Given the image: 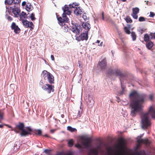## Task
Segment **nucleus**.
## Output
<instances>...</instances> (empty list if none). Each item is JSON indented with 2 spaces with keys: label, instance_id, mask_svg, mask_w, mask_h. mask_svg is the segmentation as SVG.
Listing matches in <instances>:
<instances>
[{
  "label": "nucleus",
  "instance_id": "9b49d317",
  "mask_svg": "<svg viewBox=\"0 0 155 155\" xmlns=\"http://www.w3.org/2000/svg\"><path fill=\"white\" fill-rule=\"evenodd\" d=\"M23 25L26 27L30 28L31 29H33L34 28V25L33 23L31 21H28L27 20H21Z\"/></svg>",
  "mask_w": 155,
  "mask_h": 155
},
{
  "label": "nucleus",
  "instance_id": "f3484780",
  "mask_svg": "<svg viewBox=\"0 0 155 155\" xmlns=\"http://www.w3.org/2000/svg\"><path fill=\"white\" fill-rule=\"evenodd\" d=\"M82 26L83 28L87 30L86 31L88 32L90 28V24L87 22H84L82 24Z\"/></svg>",
  "mask_w": 155,
  "mask_h": 155
},
{
  "label": "nucleus",
  "instance_id": "c756f323",
  "mask_svg": "<svg viewBox=\"0 0 155 155\" xmlns=\"http://www.w3.org/2000/svg\"><path fill=\"white\" fill-rule=\"evenodd\" d=\"M68 145L70 147L72 146L73 145V139H71L68 141Z\"/></svg>",
  "mask_w": 155,
  "mask_h": 155
},
{
  "label": "nucleus",
  "instance_id": "69168bd1",
  "mask_svg": "<svg viewBox=\"0 0 155 155\" xmlns=\"http://www.w3.org/2000/svg\"><path fill=\"white\" fill-rule=\"evenodd\" d=\"M78 64H79V66H80V64L79 63H78Z\"/></svg>",
  "mask_w": 155,
  "mask_h": 155
},
{
  "label": "nucleus",
  "instance_id": "79ce46f5",
  "mask_svg": "<svg viewBox=\"0 0 155 155\" xmlns=\"http://www.w3.org/2000/svg\"><path fill=\"white\" fill-rule=\"evenodd\" d=\"M122 89V92H121V93H120V94H123V93L124 92V87H123L122 86H121Z\"/></svg>",
  "mask_w": 155,
  "mask_h": 155
},
{
  "label": "nucleus",
  "instance_id": "e433bc0d",
  "mask_svg": "<svg viewBox=\"0 0 155 155\" xmlns=\"http://www.w3.org/2000/svg\"><path fill=\"white\" fill-rule=\"evenodd\" d=\"M150 39L155 38V33H150Z\"/></svg>",
  "mask_w": 155,
  "mask_h": 155
},
{
  "label": "nucleus",
  "instance_id": "13d9d810",
  "mask_svg": "<svg viewBox=\"0 0 155 155\" xmlns=\"http://www.w3.org/2000/svg\"><path fill=\"white\" fill-rule=\"evenodd\" d=\"M40 84L41 85H42L43 84V83L41 81L40 82Z\"/></svg>",
  "mask_w": 155,
  "mask_h": 155
},
{
  "label": "nucleus",
  "instance_id": "ea45409f",
  "mask_svg": "<svg viewBox=\"0 0 155 155\" xmlns=\"http://www.w3.org/2000/svg\"><path fill=\"white\" fill-rule=\"evenodd\" d=\"M75 147L78 148L79 149H81L82 147L81 145L79 144H75Z\"/></svg>",
  "mask_w": 155,
  "mask_h": 155
},
{
  "label": "nucleus",
  "instance_id": "6e6552de",
  "mask_svg": "<svg viewBox=\"0 0 155 155\" xmlns=\"http://www.w3.org/2000/svg\"><path fill=\"white\" fill-rule=\"evenodd\" d=\"M85 32V33H83L81 34L78 37H76V40L78 41L81 40H87L88 39V32H87V31Z\"/></svg>",
  "mask_w": 155,
  "mask_h": 155
},
{
  "label": "nucleus",
  "instance_id": "5fc2aeb1",
  "mask_svg": "<svg viewBox=\"0 0 155 155\" xmlns=\"http://www.w3.org/2000/svg\"><path fill=\"white\" fill-rule=\"evenodd\" d=\"M103 42H101L100 44L99 45H98L99 46H102L103 45Z\"/></svg>",
  "mask_w": 155,
  "mask_h": 155
},
{
  "label": "nucleus",
  "instance_id": "f03ea898",
  "mask_svg": "<svg viewBox=\"0 0 155 155\" xmlns=\"http://www.w3.org/2000/svg\"><path fill=\"white\" fill-rule=\"evenodd\" d=\"M78 5V3L73 2L70 4L69 5H65L62 8L64 12L62 15V18L60 17L58 18L60 25H63V24L64 22H68L69 19L67 17L66 14L68 15H71L72 12V8H77L76 6Z\"/></svg>",
  "mask_w": 155,
  "mask_h": 155
},
{
  "label": "nucleus",
  "instance_id": "4be33fe9",
  "mask_svg": "<svg viewBox=\"0 0 155 155\" xmlns=\"http://www.w3.org/2000/svg\"><path fill=\"white\" fill-rule=\"evenodd\" d=\"M153 45V44L152 41H149L147 42L146 45L148 49L151 48Z\"/></svg>",
  "mask_w": 155,
  "mask_h": 155
},
{
  "label": "nucleus",
  "instance_id": "412c9836",
  "mask_svg": "<svg viewBox=\"0 0 155 155\" xmlns=\"http://www.w3.org/2000/svg\"><path fill=\"white\" fill-rule=\"evenodd\" d=\"M27 17V15L26 14L23 12H22L20 15V18L21 20H24V18H25Z\"/></svg>",
  "mask_w": 155,
  "mask_h": 155
},
{
  "label": "nucleus",
  "instance_id": "c85d7f7f",
  "mask_svg": "<svg viewBox=\"0 0 155 155\" xmlns=\"http://www.w3.org/2000/svg\"><path fill=\"white\" fill-rule=\"evenodd\" d=\"M139 143H144L146 144H148L149 143V141L147 140L141 139L140 140H138Z\"/></svg>",
  "mask_w": 155,
  "mask_h": 155
},
{
  "label": "nucleus",
  "instance_id": "a19ab883",
  "mask_svg": "<svg viewBox=\"0 0 155 155\" xmlns=\"http://www.w3.org/2000/svg\"><path fill=\"white\" fill-rule=\"evenodd\" d=\"M125 140L123 139L121 140V145H124L125 144Z\"/></svg>",
  "mask_w": 155,
  "mask_h": 155
},
{
  "label": "nucleus",
  "instance_id": "473e14b6",
  "mask_svg": "<svg viewBox=\"0 0 155 155\" xmlns=\"http://www.w3.org/2000/svg\"><path fill=\"white\" fill-rule=\"evenodd\" d=\"M99 149V148L98 147L97 149H95L93 150H92V152L93 153H94V154H96L98 153V151Z\"/></svg>",
  "mask_w": 155,
  "mask_h": 155
},
{
  "label": "nucleus",
  "instance_id": "0eeeda50",
  "mask_svg": "<svg viewBox=\"0 0 155 155\" xmlns=\"http://www.w3.org/2000/svg\"><path fill=\"white\" fill-rule=\"evenodd\" d=\"M8 12L12 15H13V14L15 17H18L20 12V10L19 8L15 7V6L11 7L9 8Z\"/></svg>",
  "mask_w": 155,
  "mask_h": 155
},
{
  "label": "nucleus",
  "instance_id": "49530a36",
  "mask_svg": "<svg viewBox=\"0 0 155 155\" xmlns=\"http://www.w3.org/2000/svg\"><path fill=\"white\" fill-rule=\"evenodd\" d=\"M154 14L152 12L150 13V16L151 17H153L154 16Z\"/></svg>",
  "mask_w": 155,
  "mask_h": 155
},
{
  "label": "nucleus",
  "instance_id": "a878e982",
  "mask_svg": "<svg viewBox=\"0 0 155 155\" xmlns=\"http://www.w3.org/2000/svg\"><path fill=\"white\" fill-rule=\"evenodd\" d=\"M67 130L71 132H74L76 130V129L72 128L70 126H68L67 127Z\"/></svg>",
  "mask_w": 155,
  "mask_h": 155
},
{
  "label": "nucleus",
  "instance_id": "680f3d73",
  "mask_svg": "<svg viewBox=\"0 0 155 155\" xmlns=\"http://www.w3.org/2000/svg\"><path fill=\"white\" fill-rule=\"evenodd\" d=\"M121 0L123 2H125L126 0Z\"/></svg>",
  "mask_w": 155,
  "mask_h": 155
},
{
  "label": "nucleus",
  "instance_id": "58836bf2",
  "mask_svg": "<svg viewBox=\"0 0 155 155\" xmlns=\"http://www.w3.org/2000/svg\"><path fill=\"white\" fill-rule=\"evenodd\" d=\"M36 131L37 132V134L38 135H41L42 131L41 130H36Z\"/></svg>",
  "mask_w": 155,
  "mask_h": 155
},
{
  "label": "nucleus",
  "instance_id": "a18cd8bd",
  "mask_svg": "<svg viewBox=\"0 0 155 155\" xmlns=\"http://www.w3.org/2000/svg\"><path fill=\"white\" fill-rule=\"evenodd\" d=\"M51 58L52 60H53V61L54 60V56L53 55H51Z\"/></svg>",
  "mask_w": 155,
  "mask_h": 155
},
{
  "label": "nucleus",
  "instance_id": "2f4dec72",
  "mask_svg": "<svg viewBox=\"0 0 155 155\" xmlns=\"http://www.w3.org/2000/svg\"><path fill=\"white\" fill-rule=\"evenodd\" d=\"M4 115V112L0 110V122H1V120H2L3 118Z\"/></svg>",
  "mask_w": 155,
  "mask_h": 155
},
{
  "label": "nucleus",
  "instance_id": "37998d69",
  "mask_svg": "<svg viewBox=\"0 0 155 155\" xmlns=\"http://www.w3.org/2000/svg\"><path fill=\"white\" fill-rule=\"evenodd\" d=\"M26 2L25 1H24L23 2H22V4H21L22 5V6H24L26 5Z\"/></svg>",
  "mask_w": 155,
  "mask_h": 155
},
{
  "label": "nucleus",
  "instance_id": "338daca9",
  "mask_svg": "<svg viewBox=\"0 0 155 155\" xmlns=\"http://www.w3.org/2000/svg\"><path fill=\"white\" fill-rule=\"evenodd\" d=\"M13 130V129H11V130Z\"/></svg>",
  "mask_w": 155,
  "mask_h": 155
},
{
  "label": "nucleus",
  "instance_id": "7ed1b4c3",
  "mask_svg": "<svg viewBox=\"0 0 155 155\" xmlns=\"http://www.w3.org/2000/svg\"><path fill=\"white\" fill-rule=\"evenodd\" d=\"M155 119V108L152 106L150 107L148 112L142 113L141 115L142 127L143 129L147 128L150 126L151 122L149 118V115Z\"/></svg>",
  "mask_w": 155,
  "mask_h": 155
},
{
  "label": "nucleus",
  "instance_id": "1a4fd4ad",
  "mask_svg": "<svg viewBox=\"0 0 155 155\" xmlns=\"http://www.w3.org/2000/svg\"><path fill=\"white\" fill-rule=\"evenodd\" d=\"M81 142L82 144L86 147H88L90 146V143L88 138L83 136L81 137Z\"/></svg>",
  "mask_w": 155,
  "mask_h": 155
},
{
  "label": "nucleus",
  "instance_id": "7c9ffc66",
  "mask_svg": "<svg viewBox=\"0 0 155 155\" xmlns=\"http://www.w3.org/2000/svg\"><path fill=\"white\" fill-rule=\"evenodd\" d=\"M5 4L11 5L13 3V0H5Z\"/></svg>",
  "mask_w": 155,
  "mask_h": 155
},
{
  "label": "nucleus",
  "instance_id": "4468645a",
  "mask_svg": "<svg viewBox=\"0 0 155 155\" xmlns=\"http://www.w3.org/2000/svg\"><path fill=\"white\" fill-rule=\"evenodd\" d=\"M80 26L78 24L73 25L72 27L71 30L74 33L76 34H78L80 33Z\"/></svg>",
  "mask_w": 155,
  "mask_h": 155
},
{
  "label": "nucleus",
  "instance_id": "4d7b16f0",
  "mask_svg": "<svg viewBox=\"0 0 155 155\" xmlns=\"http://www.w3.org/2000/svg\"><path fill=\"white\" fill-rule=\"evenodd\" d=\"M8 19H9V20H12V18L11 17H8Z\"/></svg>",
  "mask_w": 155,
  "mask_h": 155
},
{
  "label": "nucleus",
  "instance_id": "cd10ccee",
  "mask_svg": "<svg viewBox=\"0 0 155 155\" xmlns=\"http://www.w3.org/2000/svg\"><path fill=\"white\" fill-rule=\"evenodd\" d=\"M145 30V29L144 28L141 27H139L137 28V31L141 34L144 32Z\"/></svg>",
  "mask_w": 155,
  "mask_h": 155
},
{
  "label": "nucleus",
  "instance_id": "393cba45",
  "mask_svg": "<svg viewBox=\"0 0 155 155\" xmlns=\"http://www.w3.org/2000/svg\"><path fill=\"white\" fill-rule=\"evenodd\" d=\"M113 71L114 74L116 75H119L120 73V70L118 68L113 69Z\"/></svg>",
  "mask_w": 155,
  "mask_h": 155
},
{
  "label": "nucleus",
  "instance_id": "2eb2a0df",
  "mask_svg": "<svg viewBox=\"0 0 155 155\" xmlns=\"http://www.w3.org/2000/svg\"><path fill=\"white\" fill-rule=\"evenodd\" d=\"M12 29H13L14 32L16 34L19 33L20 31V28L14 22L12 23L11 25Z\"/></svg>",
  "mask_w": 155,
  "mask_h": 155
},
{
  "label": "nucleus",
  "instance_id": "0e129e2a",
  "mask_svg": "<svg viewBox=\"0 0 155 155\" xmlns=\"http://www.w3.org/2000/svg\"><path fill=\"white\" fill-rule=\"evenodd\" d=\"M66 155H71V154H68Z\"/></svg>",
  "mask_w": 155,
  "mask_h": 155
},
{
  "label": "nucleus",
  "instance_id": "f704fd0d",
  "mask_svg": "<svg viewBox=\"0 0 155 155\" xmlns=\"http://www.w3.org/2000/svg\"><path fill=\"white\" fill-rule=\"evenodd\" d=\"M13 1L14 3L18 4L20 3L21 0H13Z\"/></svg>",
  "mask_w": 155,
  "mask_h": 155
},
{
  "label": "nucleus",
  "instance_id": "4c0bfd02",
  "mask_svg": "<svg viewBox=\"0 0 155 155\" xmlns=\"http://www.w3.org/2000/svg\"><path fill=\"white\" fill-rule=\"evenodd\" d=\"M145 20V18L142 17H140L139 18V21H143Z\"/></svg>",
  "mask_w": 155,
  "mask_h": 155
},
{
  "label": "nucleus",
  "instance_id": "bb28decb",
  "mask_svg": "<svg viewBox=\"0 0 155 155\" xmlns=\"http://www.w3.org/2000/svg\"><path fill=\"white\" fill-rule=\"evenodd\" d=\"M124 29L125 30V31L127 34H130V28H128L127 27H124Z\"/></svg>",
  "mask_w": 155,
  "mask_h": 155
},
{
  "label": "nucleus",
  "instance_id": "bf43d9fd",
  "mask_svg": "<svg viewBox=\"0 0 155 155\" xmlns=\"http://www.w3.org/2000/svg\"><path fill=\"white\" fill-rule=\"evenodd\" d=\"M100 41L98 40H97V42H97V43H100Z\"/></svg>",
  "mask_w": 155,
  "mask_h": 155
},
{
  "label": "nucleus",
  "instance_id": "423d86ee",
  "mask_svg": "<svg viewBox=\"0 0 155 155\" xmlns=\"http://www.w3.org/2000/svg\"><path fill=\"white\" fill-rule=\"evenodd\" d=\"M41 75L45 79H47L50 83H53L54 82V77L53 75L46 71H44Z\"/></svg>",
  "mask_w": 155,
  "mask_h": 155
},
{
  "label": "nucleus",
  "instance_id": "e2e57ef3",
  "mask_svg": "<svg viewBox=\"0 0 155 155\" xmlns=\"http://www.w3.org/2000/svg\"><path fill=\"white\" fill-rule=\"evenodd\" d=\"M64 115H61V116L62 117V118H63V117H64Z\"/></svg>",
  "mask_w": 155,
  "mask_h": 155
},
{
  "label": "nucleus",
  "instance_id": "20e7f679",
  "mask_svg": "<svg viewBox=\"0 0 155 155\" xmlns=\"http://www.w3.org/2000/svg\"><path fill=\"white\" fill-rule=\"evenodd\" d=\"M107 155H142L141 153L137 152L132 153L122 148H120L117 151L113 153L112 149L110 147L107 149Z\"/></svg>",
  "mask_w": 155,
  "mask_h": 155
},
{
  "label": "nucleus",
  "instance_id": "c9c22d12",
  "mask_svg": "<svg viewBox=\"0 0 155 155\" xmlns=\"http://www.w3.org/2000/svg\"><path fill=\"white\" fill-rule=\"evenodd\" d=\"M126 21L127 23H132V20L130 18H127L126 19Z\"/></svg>",
  "mask_w": 155,
  "mask_h": 155
},
{
  "label": "nucleus",
  "instance_id": "9d476101",
  "mask_svg": "<svg viewBox=\"0 0 155 155\" xmlns=\"http://www.w3.org/2000/svg\"><path fill=\"white\" fill-rule=\"evenodd\" d=\"M54 87L52 85L46 84L42 87V88L44 90L46 91L48 93H50L51 91L53 92Z\"/></svg>",
  "mask_w": 155,
  "mask_h": 155
},
{
  "label": "nucleus",
  "instance_id": "f257e3e1",
  "mask_svg": "<svg viewBox=\"0 0 155 155\" xmlns=\"http://www.w3.org/2000/svg\"><path fill=\"white\" fill-rule=\"evenodd\" d=\"M129 97L133 99V101L130 104L131 108L130 115L133 117L141 112L143 108V104L144 99L141 97L139 94L136 91H133L129 94Z\"/></svg>",
  "mask_w": 155,
  "mask_h": 155
},
{
  "label": "nucleus",
  "instance_id": "ddd939ff",
  "mask_svg": "<svg viewBox=\"0 0 155 155\" xmlns=\"http://www.w3.org/2000/svg\"><path fill=\"white\" fill-rule=\"evenodd\" d=\"M107 65V62L105 59H103L100 61L98 65V67L100 69H104L105 68Z\"/></svg>",
  "mask_w": 155,
  "mask_h": 155
},
{
  "label": "nucleus",
  "instance_id": "052dcab7",
  "mask_svg": "<svg viewBox=\"0 0 155 155\" xmlns=\"http://www.w3.org/2000/svg\"><path fill=\"white\" fill-rule=\"evenodd\" d=\"M3 127V125H2V124H0V128H2V127Z\"/></svg>",
  "mask_w": 155,
  "mask_h": 155
},
{
  "label": "nucleus",
  "instance_id": "de8ad7c7",
  "mask_svg": "<svg viewBox=\"0 0 155 155\" xmlns=\"http://www.w3.org/2000/svg\"><path fill=\"white\" fill-rule=\"evenodd\" d=\"M153 98V96L152 95H150L149 96V98L150 100H152Z\"/></svg>",
  "mask_w": 155,
  "mask_h": 155
},
{
  "label": "nucleus",
  "instance_id": "3c124183",
  "mask_svg": "<svg viewBox=\"0 0 155 155\" xmlns=\"http://www.w3.org/2000/svg\"><path fill=\"white\" fill-rule=\"evenodd\" d=\"M5 125L7 126H8L9 128H12V127L11 126H10V125H9L8 124H5Z\"/></svg>",
  "mask_w": 155,
  "mask_h": 155
},
{
  "label": "nucleus",
  "instance_id": "f8f14e48",
  "mask_svg": "<svg viewBox=\"0 0 155 155\" xmlns=\"http://www.w3.org/2000/svg\"><path fill=\"white\" fill-rule=\"evenodd\" d=\"M132 13L131 15L135 19H137L138 18L137 14L139 12V9L138 7L133 8L132 9Z\"/></svg>",
  "mask_w": 155,
  "mask_h": 155
},
{
  "label": "nucleus",
  "instance_id": "b1692460",
  "mask_svg": "<svg viewBox=\"0 0 155 155\" xmlns=\"http://www.w3.org/2000/svg\"><path fill=\"white\" fill-rule=\"evenodd\" d=\"M131 36L132 38V41H136L137 38V35L135 32L132 31L131 33Z\"/></svg>",
  "mask_w": 155,
  "mask_h": 155
},
{
  "label": "nucleus",
  "instance_id": "6ab92c4d",
  "mask_svg": "<svg viewBox=\"0 0 155 155\" xmlns=\"http://www.w3.org/2000/svg\"><path fill=\"white\" fill-rule=\"evenodd\" d=\"M25 9L27 11L29 12L33 10V7L30 3H28L26 5Z\"/></svg>",
  "mask_w": 155,
  "mask_h": 155
},
{
  "label": "nucleus",
  "instance_id": "864d4df0",
  "mask_svg": "<svg viewBox=\"0 0 155 155\" xmlns=\"http://www.w3.org/2000/svg\"><path fill=\"white\" fill-rule=\"evenodd\" d=\"M14 131L16 133H18L19 132L16 130V129L15 128L14 129Z\"/></svg>",
  "mask_w": 155,
  "mask_h": 155
},
{
  "label": "nucleus",
  "instance_id": "72a5a7b5",
  "mask_svg": "<svg viewBox=\"0 0 155 155\" xmlns=\"http://www.w3.org/2000/svg\"><path fill=\"white\" fill-rule=\"evenodd\" d=\"M30 18H31V20H35V15L34 13H32L31 14L30 16Z\"/></svg>",
  "mask_w": 155,
  "mask_h": 155
},
{
  "label": "nucleus",
  "instance_id": "6e6d98bb",
  "mask_svg": "<svg viewBox=\"0 0 155 155\" xmlns=\"http://www.w3.org/2000/svg\"><path fill=\"white\" fill-rule=\"evenodd\" d=\"M127 27L128 28H130V25H128L127 26Z\"/></svg>",
  "mask_w": 155,
  "mask_h": 155
},
{
  "label": "nucleus",
  "instance_id": "5701e85b",
  "mask_svg": "<svg viewBox=\"0 0 155 155\" xmlns=\"http://www.w3.org/2000/svg\"><path fill=\"white\" fill-rule=\"evenodd\" d=\"M144 41L146 42H149L150 39V36L147 34H145L144 37Z\"/></svg>",
  "mask_w": 155,
  "mask_h": 155
},
{
  "label": "nucleus",
  "instance_id": "a211bd4d",
  "mask_svg": "<svg viewBox=\"0 0 155 155\" xmlns=\"http://www.w3.org/2000/svg\"><path fill=\"white\" fill-rule=\"evenodd\" d=\"M74 13L75 14L77 15H79L82 14V11L80 7L76 8L74 11Z\"/></svg>",
  "mask_w": 155,
  "mask_h": 155
},
{
  "label": "nucleus",
  "instance_id": "dca6fc26",
  "mask_svg": "<svg viewBox=\"0 0 155 155\" xmlns=\"http://www.w3.org/2000/svg\"><path fill=\"white\" fill-rule=\"evenodd\" d=\"M88 100V106L89 107L91 108L93 106L94 104V101L93 97L92 96H89Z\"/></svg>",
  "mask_w": 155,
  "mask_h": 155
},
{
  "label": "nucleus",
  "instance_id": "8fccbe9b",
  "mask_svg": "<svg viewBox=\"0 0 155 155\" xmlns=\"http://www.w3.org/2000/svg\"><path fill=\"white\" fill-rule=\"evenodd\" d=\"M102 18L103 20H104V15L103 12L102 13Z\"/></svg>",
  "mask_w": 155,
  "mask_h": 155
},
{
  "label": "nucleus",
  "instance_id": "774afa93",
  "mask_svg": "<svg viewBox=\"0 0 155 155\" xmlns=\"http://www.w3.org/2000/svg\"><path fill=\"white\" fill-rule=\"evenodd\" d=\"M45 136H47L46 135H45Z\"/></svg>",
  "mask_w": 155,
  "mask_h": 155
},
{
  "label": "nucleus",
  "instance_id": "c03bdc74",
  "mask_svg": "<svg viewBox=\"0 0 155 155\" xmlns=\"http://www.w3.org/2000/svg\"><path fill=\"white\" fill-rule=\"evenodd\" d=\"M83 18L84 20H86L87 19V18L86 16L85 15H83Z\"/></svg>",
  "mask_w": 155,
  "mask_h": 155
},
{
  "label": "nucleus",
  "instance_id": "603ef678",
  "mask_svg": "<svg viewBox=\"0 0 155 155\" xmlns=\"http://www.w3.org/2000/svg\"><path fill=\"white\" fill-rule=\"evenodd\" d=\"M54 130H55L54 129L51 130H50V132L52 133H53L54 132Z\"/></svg>",
  "mask_w": 155,
  "mask_h": 155
},
{
  "label": "nucleus",
  "instance_id": "aec40b11",
  "mask_svg": "<svg viewBox=\"0 0 155 155\" xmlns=\"http://www.w3.org/2000/svg\"><path fill=\"white\" fill-rule=\"evenodd\" d=\"M83 108L81 107V102L80 105L79 106V108L78 110V114L77 116L80 117L82 113Z\"/></svg>",
  "mask_w": 155,
  "mask_h": 155
},
{
  "label": "nucleus",
  "instance_id": "09e8293b",
  "mask_svg": "<svg viewBox=\"0 0 155 155\" xmlns=\"http://www.w3.org/2000/svg\"><path fill=\"white\" fill-rule=\"evenodd\" d=\"M44 152L46 153H47L49 152V150L48 149H45L44 150Z\"/></svg>",
  "mask_w": 155,
  "mask_h": 155
},
{
  "label": "nucleus",
  "instance_id": "39448f33",
  "mask_svg": "<svg viewBox=\"0 0 155 155\" xmlns=\"http://www.w3.org/2000/svg\"><path fill=\"white\" fill-rule=\"evenodd\" d=\"M16 127L21 131L20 135L22 136H25L30 134L31 131V130L30 127H25L24 124L22 123L17 125Z\"/></svg>",
  "mask_w": 155,
  "mask_h": 155
}]
</instances>
